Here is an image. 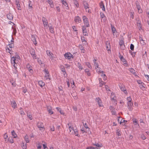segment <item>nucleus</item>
I'll return each instance as SVG.
<instances>
[{
	"label": "nucleus",
	"mask_w": 149,
	"mask_h": 149,
	"mask_svg": "<svg viewBox=\"0 0 149 149\" xmlns=\"http://www.w3.org/2000/svg\"><path fill=\"white\" fill-rule=\"evenodd\" d=\"M67 125L69 127V129L70 132H71L70 128H71V129H72V130L74 132V134H75V136H77L78 137H80L79 134H78V130L77 128L74 129L73 127H71V126L69 125V123L67 124Z\"/></svg>",
	"instance_id": "nucleus-1"
},
{
	"label": "nucleus",
	"mask_w": 149,
	"mask_h": 149,
	"mask_svg": "<svg viewBox=\"0 0 149 149\" xmlns=\"http://www.w3.org/2000/svg\"><path fill=\"white\" fill-rule=\"evenodd\" d=\"M82 19L84 24V26H86L87 27H89L90 24L88 18L86 16H84L82 17Z\"/></svg>",
	"instance_id": "nucleus-2"
},
{
	"label": "nucleus",
	"mask_w": 149,
	"mask_h": 149,
	"mask_svg": "<svg viewBox=\"0 0 149 149\" xmlns=\"http://www.w3.org/2000/svg\"><path fill=\"white\" fill-rule=\"evenodd\" d=\"M65 58L68 60H70L71 58H73L74 56L70 52L65 53L64 55Z\"/></svg>",
	"instance_id": "nucleus-3"
},
{
	"label": "nucleus",
	"mask_w": 149,
	"mask_h": 149,
	"mask_svg": "<svg viewBox=\"0 0 149 149\" xmlns=\"http://www.w3.org/2000/svg\"><path fill=\"white\" fill-rule=\"evenodd\" d=\"M29 52L33 59H36V55L35 54V50L33 48H31L30 49Z\"/></svg>",
	"instance_id": "nucleus-4"
},
{
	"label": "nucleus",
	"mask_w": 149,
	"mask_h": 149,
	"mask_svg": "<svg viewBox=\"0 0 149 149\" xmlns=\"http://www.w3.org/2000/svg\"><path fill=\"white\" fill-rule=\"evenodd\" d=\"M111 98L112 101L115 103L116 104H117V100L116 97L115 95V94L113 92L111 93Z\"/></svg>",
	"instance_id": "nucleus-5"
},
{
	"label": "nucleus",
	"mask_w": 149,
	"mask_h": 149,
	"mask_svg": "<svg viewBox=\"0 0 149 149\" xmlns=\"http://www.w3.org/2000/svg\"><path fill=\"white\" fill-rule=\"evenodd\" d=\"M119 87L121 90L123 91L125 94L127 95L128 94L126 88L124 85L121 84L119 86Z\"/></svg>",
	"instance_id": "nucleus-6"
},
{
	"label": "nucleus",
	"mask_w": 149,
	"mask_h": 149,
	"mask_svg": "<svg viewBox=\"0 0 149 149\" xmlns=\"http://www.w3.org/2000/svg\"><path fill=\"white\" fill-rule=\"evenodd\" d=\"M135 4L136 5L137 8L138 9V12L139 13H141L143 11L141 7V6L139 4V2L138 1L136 2Z\"/></svg>",
	"instance_id": "nucleus-7"
},
{
	"label": "nucleus",
	"mask_w": 149,
	"mask_h": 149,
	"mask_svg": "<svg viewBox=\"0 0 149 149\" xmlns=\"http://www.w3.org/2000/svg\"><path fill=\"white\" fill-rule=\"evenodd\" d=\"M86 27H87L86 26H82L83 34L84 36H88V35Z\"/></svg>",
	"instance_id": "nucleus-8"
},
{
	"label": "nucleus",
	"mask_w": 149,
	"mask_h": 149,
	"mask_svg": "<svg viewBox=\"0 0 149 149\" xmlns=\"http://www.w3.org/2000/svg\"><path fill=\"white\" fill-rule=\"evenodd\" d=\"M95 100L99 107H102L103 106L102 100L99 97L96 98L95 99Z\"/></svg>",
	"instance_id": "nucleus-9"
},
{
	"label": "nucleus",
	"mask_w": 149,
	"mask_h": 149,
	"mask_svg": "<svg viewBox=\"0 0 149 149\" xmlns=\"http://www.w3.org/2000/svg\"><path fill=\"white\" fill-rule=\"evenodd\" d=\"M128 109L130 111H132L133 107V104L132 102H127Z\"/></svg>",
	"instance_id": "nucleus-10"
},
{
	"label": "nucleus",
	"mask_w": 149,
	"mask_h": 149,
	"mask_svg": "<svg viewBox=\"0 0 149 149\" xmlns=\"http://www.w3.org/2000/svg\"><path fill=\"white\" fill-rule=\"evenodd\" d=\"M15 5L18 10H21L19 0H15Z\"/></svg>",
	"instance_id": "nucleus-11"
},
{
	"label": "nucleus",
	"mask_w": 149,
	"mask_h": 149,
	"mask_svg": "<svg viewBox=\"0 0 149 149\" xmlns=\"http://www.w3.org/2000/svg\"><path fill=\"white\" fill-rule=\"evenodd\" d=\"M42 21L44 26L45 27L47 26L48 24V22L46 18L44 17H42Z\"/></svg>",
	"instance_id": "nucleus-12"
},
{
	"label": "nucleus",
	"mask_w": 149,
	"mask_h": 149,
	"mask_svg": "<svg viewBox=\"0 0 149 149\" xmlns=\"http://www.w3.org/2000/svg\"><path fill=\"white\" fill-rule=\"evenodd\" d=\"M61 2L62 3V4L64 6L66 7V9L67 10H68L69 9V8L68 6V4L67 3V2L66 0H61Z\"/></svg>",
	"instance_id": "nucleus-13"
},
{
	"label": "nucleus",
	"mask_w": 149,
	"mask_h": 149,
	"mask_svg": "<svg viewBox=\"0 0 149 149\" xmlns=\"http://www.w3.org/2000/svg\"><path fill=\"white\" fill-rule=\"evenodd\" d=\"M46 52L47 55L49 56L50 58H54L53 54L50 51L47 50L46 51Z\"/></svg>",
	"instance_id": "nucleus-14"
},
{
	"label": "nucleus",
	"mask_w": 149,
	"mask_h": 149,
	"mask_svg": "<svg viewBox=\"0 0 149 149\" xmlns=\"http://www.w3.org/2000/svg\"><path fill=\"white\" fill-rule=\"evenodd\" d=\"M20 57L19 56H17V57L13 56L11 58V63H16V58H19Z\"/></svg>",
	"instance_id": "nucleus-15"
},
{
	"label": "nucleus",
	"mask_w": 149,
	"mask_h": 149,
	"mask_svg": "<svg viewBox=\"0 0 149 149\" xmlns=\"http://www.w3.org/2000/svg\"><path fill=\"white\" fill-rule=\"evenodd\" d=\"M74 21L77 23H79L81 22V19L79 16H76L74 18Z\"/></svg>",
	"instance_id": "nucleus-16"
},
{
	"label": "nucleus",
	"mask_w": 149,
	"mask_h": 149,
	"mask_svg": "<svg viewBox=\"0 0 149 149\" xmlns=\"http://www.w3.org/2000/svg\"><path fill=\"white\" fill-rule=\"evenodd\" d=\"M47 109L48 112H49V113L50 114H52L53 113V111H52V107L50 106H47Z\"/></svg>",
	"instance_id": "nucleus-17"
},
{
	"label": "nucleus",
	"mask_w": 149,
	"mask_h": 149,
	"mask_svg": "<svg viewBox=\"0 0 149 149\" xmlns=\"http://www.w3.org/2000/svg\"><path fill=\"white\" fill-rule=\"evenodd\" d=\"M83 4L85 10H86L87 8H89V5L86 1H84Z\"/></svg>",
	"instance_id": "nucleus-18"
},
{
	"label": "nucleus",
	"mask_w": 149,
	"mask_h": 149,
	"mask_svg": "<svg viewBox=\"0 0 149 149\" xmlns=\"http://www.w3.org/2000/svg\"><path fill=\"white\" fill-rule=\"evenodd\" d=\"M97 60L95 59H94L93 60L94 65L95 66V69H97V68H98L99 65L98 63L96 62Z\"/></svg>",
	"instance_id": "nucleus-19"
},
{
	"label": "nucleus",
	"mask_w": 149,
	"mask_h": 149,
	"mask_svg": "<svg viewBox=\"0 0 149 149\" xmlns=\"http://www.w3.org/2000/svg\"><path fill=\"white\" fill-rule=\"evenodd\" d=\"M31 40L33 41L34 44L36 45L37 44V42L36 41V39L34 36H32Z\"/></svg>",
	"instance_id": "nucleus-20"
},
{
	"label": "nucleus",
	"mask_w": 149,
	"mask_h": 149,
	"mask_svg": "<svg viewBox=\"0 0 149 149\" xmlns=\"http://www.w3.org/2000/svg\"><path fill=\"white\" fill-rule=\"evenodd\" d=\"M100 17L101 18V20H103L104 21L106 19V17L103 13H100Z\"/></svg>",
	"instance_id": "nucleus-21"
},
{
	"label": "nucleus",
	"mask_w": 149,
	"mask_h": 149,
	"mask_svg": "<svg viewBox=\"0 0 149 149\" xmlns=\"http://www.w3.org/2000/svg\"><path fill=\"white\" fill-rule=\"evenodd\" d=\"M12 107L14 109L17 107V104L15 101H13L11 102Z\"/></svg>",
	"instance_id": "nucleus-22"
},
{
	"label": "nucleus",
	"mask_w": 149,
	"mask_h": 149,
	"mask_svg": "<svg viewBox=\"0 0 149 149\" xmlns=\"http://www.w3.org/2000/svg\"><path fill=\"white\" fill-rule=\"evenodd\" d=\"M3 137L5 140V141L6 143H7L8 142V136L7 135L6 133L5 134L3 135Z\"/></svg>",
	"instance_id": "nucleus-23"
},
{
	"label": "nucleus",
	"mask_w": 149,
	"mask_h": 149,
	"mask_svg": "<svg viewBox=\"0 0 149 149\" xmlns=\"http://www.w3.org/2000/svg\"><path fill=\"white\" fill-rule=\"evenodd\" d=\"M7 18L10 20H12L13 19V17L12 15L10 13H9L7 15Z\"/></svg>",
	"instance_id": "nucleus-24"
},
{
	"label": "nucleus",
	"mask_w": 149,
	"mask_h": 149,
	"mask_svg": "<svg viewBox=\"0 0 149 149\" xmlns=\"http://www.w3.org/2000/svg\"><path fill=\"white\" fill-rule=\"evenodd\" d=\"M73 3L74 6L77 8L79 7V4L78 1L77 0H73Z\"/></svg>",
	"instance_id": "nucleus-25"
},
{
	"label": "nucleus",
	"mask_w": 149,
	"mask_h": 149,
	"mask_svg": "<svg viewBox=\"0 0 149 149\" xmlns=\"http://www.w3.org/2000/svg\"><path fill=\"white\" fill-rule=\"evenodd\" d=\"M109 44V43L108 42H107L106 43L107 49L108 51L109 50L111 49V47Z\"/></svg>",
	"instance_id": "nucleus-26"
},
{
	"label": "nucleus",
	"mask_w": 149,
	"mask_h": 149,
	"mask_svg": "<svg viewBox=\"0 0 149 149\" xmlns=\"http://www.w3.org/2000/svg\"><path fill=\"white\" fill-rule=\"evenodd\" d=\"M79 48L81 50V52L84 53L85 50L84 49V48L83 47V46L81 45H79Z\"/></svg>",
	"instance_id": "nucleus-27"
},
{
	"label": "nucleus",
	"mask_w": 149,
	"mask_h": 149,
	"mask_svg": "<svg viewBox=\"0 0 149 149\" xmlns=\"http://www.w3.org/2000/svg\"><path fill=\"white\" fill-rule=\"evenodd\" d=\"M38 84L41 87L44 86L45 85V82H43L42 81H38Z\"/></svg>",
	"instance_id": "nucleus-28"
},
{
	"label": "nucleus",
	"mask_w": 149,
	"mask_h": 149,
	"mask_svg": "<svg viewBox=\"0 0 149 149\" xmlns=\"http://www.w3.org/2000/svg\"><path fill=\"white\" fill-rule=\"evenodd\" d=\"M100 8L102 9V10L104 11H105V6L104 5L103 3L102 2H101L100 3Z\"/></svg>",
	"instance_id": "nucleus-29"
},
{
	"label": "nucleus",
	"mask_w": 149,
	"mask_h": 149,
	"mask_svg": "<svg viewBox=\"0 0 149 149\" xmlns=\"http://www.w3.org/2000/svg\"><path fill=\"white\" fill-rule=\"evenodd\" d=\"M92 144H93V145L94 146H95L96 147H98L99 148L102 147L103 146V145H102V143H100V144H99L98 143H93Z\"/></svg>",
	"instance_id": "nucleus-30"
},
{
	"label": "nucleus",
	"mask_w": 149,
	"mask_h": 149,
	"mask_svg": "<svg viewBox=\"0 0 149 149\" xmlns=\"http://www.w3.org/2000/svg\"><path fill=\"white\" fill-rule=\"evenodd\" d=\"M19 112L20 114L22 116H24L25 115V113L23 111L22 109V107H20L19 109Z\"/></svg>",
	"instance_id": "nucleus-31"
},
{
	"label": "nucleus",
	"mask_w": 149,
	"mask_h": 149,
	"mask_svg": "<svg viewBox=\"0 0 149 149\" xmlns=\"http://www.w3.org/2000/svg\"><path fill=\"white\" fill-rule=\"evenodd\" d=\"M47 2L51 8L54 7V5L52 0H47Z\"/></svg>",
	"instance_id": "nucleus-32"
},
{
	"label": "nucleus",
	"mask_w": 149,
	"mask_h": 149,
	"mask_svg": "<svg viewBox=\"0 0 149 149\" xmlns=\"http://www.w3.org/2000/svg\"><path fill=\"white\" fill-rule=\"evenodd\" d=\"M85 72L87 74V75L88 76L91 75V73L90 72V70L88 69H86L85 70Z\"/></svg>",
	"instance_id": "nucleus-33"
},
{
	"label": "nucleus",
	"mask_w": 149,
	"mask_h": 149,
	"mask_svg": "<svg viewBox=\"0 0 149 149\" xmlns=\"http://www.w3.org/2000/svg\"><path fill=\"white\" fill-rule=\"evenodd\" d=\"M11 134L14 138H16L17 137V135L15 132L14 130H13L11 132Z\"/></svg>",
	"instance_id": "nucleus-34"
},
{
	"label": "nucleus",
	"mask_w": 149,
	"mask_h": 149,
	"mask_svg": "<svg viewBox=\"0 0 149 149\" xmlns=\"http://www.w3.org/2000/svg\"><path fill=\"white\" fill-rule=\"evenodd\" d=\"M43 126V123L41 122H38L37 124V126L38 128H40Z\"/></svg>",
	"instance_id": "nucleus-35"
},
{
	"label": "nucleus",
	"mask_w": 149,
	"mask_h": 149,
	"mask_svg": "<svg viewBox=\"0 0 149 149\" xmlns=\"http://www.w3.org/2000/svg\"><path fill=\"white\" fill-rule=\"evenodd\" d=\"M128 70L130 72L133 74H135L136 73L135 70L132 68H130Z\"/></svg>",
	"instance_id": "nucleus-36"
},
{
	"label": "nucleus",
	"mask_w": 149,
	"mask_h": 149,
	"mask_svg": "<svg viewBox=\"0 0 149 149\" xmlns=\"http://www.w3.org/2000/svg\"><path fill=\"white\" fill-rule=\"evenodd\" d=\"M24 138L26 143H28L29 142V140L27 135L25 136L24 137Z\"/></svg>",
	"instance_id": "nucleus-37"
},
{
	"label": "nucleus",
	"mask_w": 149,
	"mask_h": 149,
	"mask_svg": "<svg viewBox=\"0 0 149 149\" xmlns=\"http://www.w3.org/2000/svg\"><path fill=\"white\" fill-rule=\"evenodd\" d=\"M21 146L22 147L23 149H27V146L26 143L24 144V143H22Z\"/></svg>",
	"instance_id": "nucleus-38"
},
{
	"label": "nucleus",
	"mask_w": 149,
	"mask_h": 149,
	"mask_svg": "<svg viewBox=\"0 0 149 149\" xmlns=\"http://www.w3.org/2000/svg\"><path fill=\"white\" fill-rule=\"evenodd\" d=\"M9 142L11 143H14V140L11 137H9V139H8V142Z\"/></svg>",
	"instance_id": "nucleus-39"
},
{
	"label": "nucleus",
	"mask_w": 149,
	"mask_h": 149,
	"mask_svg": "<svg viewBox=\"0 0 149 149\" xmlns=\"http://www.w3.org/2000/svg\"><path fill=\"white\" fill-rule=\"evenodd\" d=\"M86 65H87L88 68L90 69H92V67L90 63L89 62H86Z\"/></svg>",
	"instance_id": "nucleus-40"
},
{
	"label": "nucleus",
	"mask_w": 149,
	"mask_h": 149,
	"mask_svg": "<svg viewBox=\"0 0 149 149\" xmlns=\"http://www.w3.org/2000/svg\"><path fill=\"white\" fill-rule=\"evenodd\" d=\"M81 40L82 42H85L84 44L86 45L87 44V42L85 40V38L84 37H81Z\"/></svg>",
	"instance_id": "nucleus-41"
},
{
	"label": "nucleus",
	"mask_w": 149,
	"mask_h": 149,
	"mask_svg": "<svg viewBox=\"0 0 149 149\" xmlns=\"http://www.w3.org/2000/svg\"><path fill=\"white\" fill-rule=\"evenodd\" d=\"M49 29H50V31L52 33H54V29L52 26L49 27Z\"/></svg>",
	"instance_id": "nucleus-42"
},
{
	"label": "nucleus",
	"mask_w": 149,
	"mask_h": 149,
	"mask_svg": "<svg viewBox=\"0 0 149 149\" xmlns=\"http://www.w3.org/2000/svg\"><path fill=\"white\" fill-rule=\"evenodd\" d=\"M26 68L28 69V70H30V69H33V68L30 65L28 64L26 65Z\"/></svg>",
	"instance_id": "nucleus-43"
},
{
	"label": "nucleus",
	"mask_w": 149,
	"mask_h": 149,
	"mask_svg": "<svg viewBox=\"0 0 149 149\" xmlns=\"http://www.w3.org/2000/svg\"><path fill=\"white\" fill-rule=\"evenodd\" d=\"M132 120L133 121V123L134 125H138V126L139 125V124H138L137 121L136 119H133Z\"/></svg>",
	"instance_id": "nucleus-44"
},
{
	"label": "nucleus",
	"mask_w": 149,
	"mask_h": 149,
	"mask_svg": "<svg viewBox=\"0 0 149 149\" xmlns=\"http://www.w3.org/2000/svg\"><path fill=\"white\" fill-rule=\"evenodd\" d=\"M145 85L143 83V82L142 83H141V84L139 85V86L142 89L143 88H145Z\"/></svg>",
	"instance_id": "nucleus-45"
},
{
	"label": "nucleus",
	"mask_w": 149,
	"mask_h": 149,
	"mask_svg": "<svg viewBox=\"0 0 149 149\" xmlns=\"http://www.w3.org/2000/svg\"><path fill=\"white\" fill-rule=\"evenodd\" d=\"M111 27L113 33H114L116 31V29L114 26H113L111 25Z\"/></svg>",
	"instance_id": "nucleus-46"
},
{
	"label": "nucleus",
	"mask_w": 149,
	"mask_h": 149,
	"mask_svg": "<svg viewBox=\"0 0 149 149\" xmlns=\"http://www.w3.org/2000/svg\"><path fill=\"white\" fill-rule=\"evenodd\" d=\"M121 132L119 129L116 130V133L117 135L118 136H120L121 135Z\"/></svg>",
	"instance_id": "nucleus-47"
},
{
	"label": "nucleus",
	"mask_w": 149,
	"mask_h": 149,
	"mask_svg": "<svg viewBox=\"0 0 149 149\" xmlns=\"http://www.w3.org/2000/svg\"><path fill=\"white\" fill-rule=\"evenodd\" d=\"M9 48L10 49H12V48H13L14 47V45L13 43H11L10 44L8 45Z\"/></svg>",
	"instance_id": "nucleus-48"
},
{
	"label": "nucleus",
	"mask_w": 149,
	"mask_h": 149,
	"mask_svg": "<svg viewBox=\"0 0 149 149\" xmlns=\"http://www.w3.org/2000/svg\"><path fill=\"white\" fill-rule=\"evenodd\" d=\"M6 51L7 52L9 53L10 54H11L12 53V51H10V49L8 47L6 48Z\"/></svg>",
	"instance_id": "nucleus-49"
},
{
	"label": "nucleus",
	"mask_w": 149,
	"mask_h": 149,
	"mask_svg": "<svg viewBox=\"0 0 149 149\" xmlns=\"http://www.w3.org/2000/svg\"><path fill=\"white\" fill-rule=\"evenodd\" d=\"M101 76L103 77V79L104 80H105L107 79V77L105 74H102L101 75Z\"/></svg>",
	"instance_id": "nucleus-50"
},
{
	"label": "nucleus",
	"mask_w": 149,
	"mask_h": 149,
	"mask_svg": "<svg viewBox=\"0 0 149 149\" xmlns=\"http://www.w3.org/2000/svg\"><path fill=\"white\" fill-rule=\"evenodd\" d=\"M78 68L80 70H81L83 69V67L80 63H78Z\"/></svg>",
	"instance_id": "nucleus-51"
},
{
	"label": "nucleus",
	"mask_w": 149,
	"mask_h": 149,
	"mask_svg": "<svg viewBox=\"0 0 149 149\" xmlns=\"http://www.w3.org/2000/svg\"><path fill=\"white\" fill-rule=\"evenodd\" d=\"M61 71L62 72H63L64 73H66V72H65V68L63 66H62L61 68Z\"/></svg>",
	"instance_id": "nucleus-52"
},
{
	"label": "nucleus",
	"mask_w": 149,
	"mask_h": 149,
	"mask_svg": "<svg viewBox=\"0 0 149 149\" xmlns=\"http://www.w3.org/2000/svg\"><path fill=\"white\" fill-rule=\"evenodd\" d=\"M119 44L120 46H122V45H124V41L123 40H120L119 42Z\"/></svg>",
	"instance_id": "nucleus-53"
},
{
	"label": "nucleus",
	"mask_w": 149,
	"mask_h": 149,
	"mask_svg": "<svg viewBox=\"0 0 149 149\" xmlns=\"http://www.w3.org/2000/svg\"><path fill=\"white\" fill-rule=\"evenodd\" d=\"M134 12H131L130 13V17L132 19H133L134 18Z\"/></svg>",
	"instance_id": "nucleus-54"
},
{
	"label": "nucleus",
	"mask_w": 149,
	"mask_h": 149,
	"mask_svg": "<svg viewBox=\"0 0 149 149\" xmlns=\"http://www.w3.org/2000/svg\"><path fill=\"white\" fill-rule=\"evenodd\" d=\"M127 102H132V99L130 97H128L127 99Z\"/></svg>",
	"instance_id": "nucleus-55"
},
{
	"label": "nucleus",
	"mask_w": 149,
	"mask_h": 149,
	"mask_svg": "<svg viewBox=\"0 0 149 149\" xmlns=\"http://www.w3.org/2000/svg\"><path fill=\"white\" fill-rule=\"evenodd\" d=\"M134 46L133 44H131L130 46V49L131 50L133 51L134 50Z\"/></svg>",
	"instance_id": "nucleus-56"
},
{
	"label": "nucleus",
	"mask_w": 149,
	"mask_h": 149,
	"mask_svg": "<svg viewBox=\"0 0 149 149\" xmlns=\"http://www.w3.org/2000/svg\"><path fill=\"white\" fill-rule=\"evenodd\" d=\"M100 86L101 87L103 85H104L105 84V82L102 81V82H100Z\"/></svg>",
	"instance_id": "nucleus-57"
},
{
	"label": "nucleus",
	"mask_w": 149,
	"mask_h": 149,
	"mask_svg": "<svg viewBox=\"0 0 149 149\" xmlns=\"http://www.w3.org/2000/svg\"><path fill=\"white\" fill-rule=\"evenodd\" d=\"M127 122V120L121 119V120L120 121V124L126 123Z\"/></svg>",
	"instance_id": "nucleus-58"
},
{
	"label": "nucleus",
	"mask_w": 149,
	"mask_h": 149,
	"mask_svg": "<svg viewBox=\"0 0 149 149\" xmlns=\"http://www.w3.org/2000/svg\"><path fill=\"white\" fill-rule=\"evenodd\" d=\"M45 78L46 79H48L49 78V74L48 73V74H45Z\"/></svg>",
	"instance_id": "nucleus-59"
},
{
	"label": "nucleus",
	"mask_w": 149,
	"mask_h": 149,
	"mask_svg": "<svg viewBox=\"0 0 149 149\" xmlns=\"http://www.w3.org/2000/svg\"><path fill=\"white\" fill-rule=\"evenodd\" d=\"M50 127L51 131H54L55 128L54 126H50Z\"/></svg>",
	"instance_id": "nucleus-60"
},
{
	"label": "nucleus",
	"mask_w": 149,
	"mask_h": 149,
	"mask_svg": "<svg viewBox=\"0 0 149 149\" xmlns=\"http://www.w3.org/2000/svg\"><path fill=\"white\" fill-rule=\"evenodd\" d=\"M56 109L57 110L59 111L61 114H63V113L62 112L61 109L59 107H56Z\"/></svg>",
	"instance_id": "nucleus-61"
},
{
	"label": "nucleus",
	"mask_w": 149,
	"mask_h": 149,
	"mask_svg": "<svg viewBox=\"0 0 149 149\" xmlns=\"http://www.w3.org/2000/svg\"><path fill=\"white\" fill-rule=\"evenodd\" d=\"M119 58H120L121 60L123 61L124 59H125L124 58L123 56L120 55L119 56Z\"/></svg>",
	"instance_id": "nucleus-62"
},
{
	"label": "nucleus",
	"mask_w": 149,
	"mask_h": 149,
	"mask_svg": "<svg viewBox=\"0 0 149 149\" xmlns=\"http://www.w3.org/2000/svg\"><path fill=\"white\" fill-rule=\"evenodd\" d=\"M97 148L93 147H88L86 148V149H96Z\"/></svg>",
	"instance_id": "nucleus-63"
},
{
	"label": "nucleus",
	"mask_w": 149,
	"mask_h": 149,
	"mask_svg": "<svg viewBox=\"0 0 149 149\" xmlns=\"http://www.w3.org/2000/svg\"><path fill=\"white\" fill-rule=\"evenodd\" d=\"M145 77L147 79L148 81H149V75L147 74H145Z\"/></svg>",
	"instance_id": "nucleus-64"
}]
</instances>
